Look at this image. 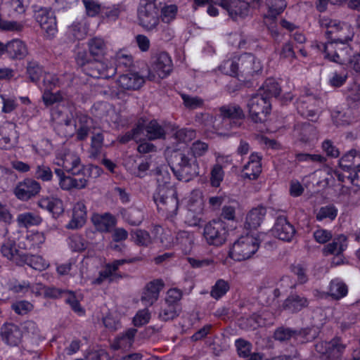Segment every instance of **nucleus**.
Segmentation results:
<instances>
[{"label": "nucleus", "instance_id": "f257e3e1", "mask_svg": "<svg viewBox=\"0 0 360 360\" xmlns=\"http://www.w3.org/2000/svg\"><path fill=\"white\" fill-rule=\"evenodd\" d=\"M169 174H157V188H155L153 199L159 211L166 213L169 217L177 214L179 200L177 192L171 185Z\"/></svg>", "mask_w": 360, "mask_h": 360}, {"label": "nucleus", "instance_id": "f03ea898", "mask_svg": "<svg viewBox=\"0 0 360 360\" xmlns=\"http://www.w3.org/2000/svg\"><path fill=\"white\" fill-rule=\"evenodd\" d=\"M219 70L228 75L244 77L253 76L261 72L262 67L254 55L245 53L231 60L224 61L219 67Z\"/></svg>", "mask_w": 360, "mask_h": 360}, {"label": "nucleus", "instance_id": "7ed1b4c3", "mask_svg": "<svg viewBox=\"0 0 360 360\" xmlns=\"http://www.w3.org/2000/svg\"><path fill=\"white\" fill-rule=\"evenodd\" d=\"M169 164L173 174L179 181L188 182L199 175L198 161L189 153H175Z\"/></svg>", "mask_w": 360, "mask_h": 360}, {"label": "nucleus", "instance_id": "20e7f679", "mask_svg": "<svg viewBox=\"0 0 360 360\" xmlns=\"http://www.w3.org/2000/svg\"><path fill=\"white\" fill-rule=\"evenodd\" d=\"M316 46L323 58L331 62L340 65L351 62L354 51L348 43L319 42Z\"/></svg>", "mask_w": 360, "mask_h": 360}, {"label": "nucleus", "instance_id": "39448f33", "mask_svg": "<svg viewBox=\"0 0 360 360\" xmlns=\"http://www.w3.org/2000/svg\"><path fill=\"white\" fill-rule=\"evenodd\" d=\"M260 240L257 237L247 234L240 236L232 245L229 256L236 261H243L250 258L257 251Z\"/></svg>", "mask_w": 360, "mask_h": 360}, {"label": "nucleus", "instance_id": "423d86ee", "mask_svg": "<svg viewBox=\"0 0 360 360\" xmlns=\"http://www.w3.org/2000/svg\"><path fill=\"white\" fill-rule=\"evenodd\" d=\"M157 1L140 0L138 19L139 25L146 30H153L159 23L160 6Z\"/></svg>", "mask_w": 360, "mask_h": 360}, {"label": "nucleus", "instance_id": "0eeeda50", "mask_svg": "<svg viewBox=\"0 0 360 360\" xmlns=\"http://www.w3.org/2000/svg\"><path fill=\"white\" fill-rule=\"evenodd\" d=\"M219 116L222 120V127L226 130H234L243 124L245 114L243 109L237 104L229 103L218 108Z\"/></svg>", "mask_w": 360, "mask_h": 360}, {"label": "nucleus", "instance_id": "6e6552de", "mask_svg": "<svg viewBox=\"0 0 360 360\" xmlns=\"http://www.w3.org/2000/svg\"><path fill=\"white\" fill-rule=\"evenodd\" d=\"M339 166L342 172H337L335 174L340 181L345 182L346 178H351L352 172H360V150L351 149L347 152L339 160ZM358 174L355 173L357 178Z\"/></svg>", "mask_w": 360, "mask_h": 360}, {"label": "nucleus", "instance_id": "1a4fd4ad", "mask_svg": "<svg viewBox=\"0 0 360 360\" xmlns=\"http://www.w3.org/2000/svg\"><path fill=\"white\" fill-rule=\"evenodd\" d=\"M247 107L251 120L257 123L263 122L271 110V102L258 92L249 99Z\"/></svg>", "mask_w": 360, "mask_h": 360}, {"label": "nucleus", "instance_id": "9d476101", "mask_svg": "<svg viewBox=\"0 0 360 360\" xmlns=\"http://www.w3.org/2000/svg\"><path fill=\"white\" fill-rule=\"evenodd\" d=\"M227 234L226 224L221 219H214L204 227L203 236L210 245H223L226 240Z\"/></svg>", "mask_w": 360, "mask_h": 360}, {"label": "nucleus", "instance_id": "9b49d317", "mask_svg": "<svg viewBox=\"0 0 360 360\" xmlns=\"http://www.w3.org/2000/svg\"><path fill=\"white\" fill-rule=\"evenodd\" d=\"M139 260V257H134L129 259H116L111 263H108L105 264V269L99 272L98 276L94 279L91 283L94 285H101L107 279L109 282L120 280L126 276L118 272L120 266L127 263H134Z\"/></svg>", "mask_w": 360, "mask_h": 360}, {"label": "nucleus", "instance_id": "f8f14e48", "mask_svg": "<svg viewBox=\"0 0 360 360\" xmlns=\"http://www.w3.org/2000/svg\"><path fill=\"white\" fill-rule=\"evenodd\" d=\"M77 111L75 105L68 100L51 108V120L58 124V127H70L72 124V119Z\"/></svg>", "mask_w": 360, "mask_h": 360}, {"label": "nucleus", "instance_id": "ddd939ff", "mask_svg": "<svg viewBox=\"0 0 360 360\" xmlns=\"http://www.w3.org/2000/svg\"><path fill=\"white\" fill-rule=\"evenodd\" d=\"M34 18L46 37L53 38L57 33V22L54 12L49 8H40L34 11Z\"/></svg>", "mask_w": 360, "mask_h": 360}, {"label": "nucleus", "instance_id": "4468645a", "mask_svg": "<svg viewBox=\"0 0 360 360\" xmlns=\"http://www.w3.org/2000/svg\"><path fill=\"white\" fill-rule=\"evenodd\" d=\"M90 120L87 115L77 110L72 119L73 129L69 132L61 133L60 135L64 137H72L76 134L77 140H86L90 131Z\"/></svg>", "mask_w": 360, "mask_h": 360}, {"label": "nucleus", "instance_id": "2eb2a0df", "mask_svg": "<svg viewBox=\"0 0 360 360\" xmlns=\"http://www.w3.org/2000/svg\"><path fill=\"white\" fill-rule=\"evenodd\" d=\"M83 72L94 78L109 79L116 74V68L111 64L94 59L86 65Z\"/></svg>", "mask_w": 360, "mask_h": 360}, {"label": "nucleus", "instance_id": "dca6fc26", "mask_svg": "<svg viewBox=\"0 0 360 360\" xmlns=\"http://www.w3.org/2000/svg\"><path fill=\"white\" fill-rule=\"evenodd\" d=\"M346 345L338 338L332 339L330 342H319L316 345V350L326 356L328 360H341Z\"/></svg>", "mask_w": 360, "mask_h": 360}, {"label": "nucleus", "instance_id": "f3484780", "mask_svg": "<svg viewBox=\"0 0 360 360\" xmlns=\"http://www.w3.org/2000/svg\"><path fill=\"white\" fill-rule=\"evenodd\" d=\"M318 100L313 95L301 96L297 101V110L302 117L314 121L317 115L316 103Z\"/></svg>", "mask_w": 360, "mask_h": 360}, {"label": "nucleus", "instance_id": "a211bd4d", "mask_svg": "<svg viewBox=\"0 0 360 360\" xmlns=\"http://www.w3.org/2000/svg\"><path fill=\"white\" fill-rule=\"evenodd\" d=\"M272 231L276 237L285 241H290L295 233L294 226L283 215L276 218Z\"/></svg>", "mask_w": 360, "mask_h": 360}, {"label": "nucleus", "instance_id": "6ab92c4d", "mask_svg": "<svg viewBox=\"0 0 360 360\" xmlns=\"http://www.w3.org/2000/svg\"><path fill=\"white\" fill-rule=\"evenodd\" d=\"M165 285L164 281L160 279H155L146 284L141 295V300L146 306H151L159 297L160 292Z\"/></svg>", "mask_w": 360, "mask_h": 360}, {"label": "nucleus", "instance_id": "aec40b11", "mask_svg": "<svg viewBox=\"0 0 360 360\" xmlns=\"http://www.w3.org/2000/svg\"><path fill=\"white\" fill-rule=\"evenodd\" d=\"M41 190L40 184L34 179H26L15 189L16 197L22 200H27L35 196Z\"/></svg>", "mask_w": 360, "mask_h": 360}, {"label": "nucleus", "instance_id": "412c9836", "mask_svg": "<svg viewBox=\"0 0 360 360\" xmlns=\"http://www.w3.org/2000/svg\"><path fill=\"white\" fill-rule=\"evenodd\" d=\"M152 67L159 77L165 78L172 71L171 58L165 52L156 53L152 58Z\"/></svg>", "mask_w": 360, "mask_h": 360}, {"label": "nucleus", "instance_id": "4be33fe9", "mask_svg": "<svg viewBox=\"0 0 360 360\" xmlns=\"http://www.w3.org/2000/svg\"><path fill=\"white\" fill-rule=\"evenodd\" d=\"M4 54L12 60H22L28 54L26 44L20 39H13L6 44H4Z\"/></svg>", "mask_w": 360, "mask_h": 360}, {"label": "nucleus", "instance_id": "5701e85b", "mask_svg": "<svg viewBox=\"0 0 360 360\" xmlns=\"http://www.w3.org/2000/svg\"><path fill=\"white\" fill-rule=\"evenodd\" d=\"M91 221L96 230L101 233L110 232L117 224L116 217L109 212L95 214L92 216Z\"/></svg>", "mask_w": 360, "mask_h": 360}, {"label": "nucleus", "instance_id": "b1692460", "mask_svg": "<svg viewBox=\"0 0 360 360\" xmlns=\"http://www.w3.org/2000/svg\"><path fill=\"white\" fill-rule=\"evenodd\" d=\"M144 82V77L137 72L122 75L117 79L118 85L126 90H137L143 86Z\"/></svg>", "mask_w": 360, "mask_h": 360}, {"label": "nucleus", "instance_id": "393cba45", "mask_svg": "<svg viewBox=\"0 0 360 360\" xmlns=\"http://www.w3.org/2000/svg\"><path fill=\"white\" fill-rule=\"evenodd\" d=\"M86 207L83 202H77L72 209V217L66 225L68 229H77L81 228L86 220Z\"/></svg>", "mask_w": 360, "mask_h": 360}, {"label": "nucleus", "instance_id": "a878e982", "mask_svg": "<svg viewBox=\"0 0 360 360\" xmlns=\"http://www.w3.org/2000/svg\"><path fill=\"white\" fill-rule=\"evenodd\" d=\"M15 263L18 266L27 264L38 271L44 270L49 266L47 262L41 256L27 254L19 255L15 259Z\"/></svg>", "mask_w": 360, "mask_h": 360}, {"label": "nucleus", "instance_id": "bb28decb", "mask_svg": "<svg viewBox=\"0 0 360 360\" xmlns=\"http://www.w3.org/2000/svg\"><path fill=\"white\" fill-rule=\"evenodd\" d=\"M225 10L232 19L236 20L238 18H243L248 15L250 5L244 0H231Z\"/></svg>", "mask_w": 360, "mask_h": 360}, {"label": "nucleus", "instance_id": "cd10ccee", "mask_svg": "<svg viewBox=\"0 0 360 360\" xmlns=\"http://www.w3.org/2000/svg\"><path fill=\"white\" fill-rule=\"evenodd\" d=\"M1 334L6 343L12 346L18 345L22 338L20 328L13 323L4 324L1 328Z\"/></svg>", "mask_w": 360, "mask_h": 360}, {"label": "nucleus", "instance_id": "c85d7f7f", "mask_svg": "<svg viewBox=\"0 0 360 360\" xmlns=\"http://www.w3.org/2000/svg\"><path fill=\"white\" fill-rule=\"evenodd\" d=\"M261 172V156L257 153H252L249 161L243 166V176L250 179H256Z\"/></svg>", "mask_w": 360, "mask_h": 360}, {"label": "nucleus", "instance_id": "c756f323", "mask_svg": "<svg viewBox=\"0 0 360 360\" xmlns=\"http://www.w3.org/2000/svg\"><path fill=\"white\" fill-rule=\"evenodd\" d=\"M137 330L131 328L118 335L114 340L112 347L115 349H128L134 342V338Z\"/></svg>", "mask_w": 360, "mask_h": 360}, {"label": "nucleus", "instance_id": "7c9ffc66", "mask_svg": "<svg viewBox=\"0 0 360 360\" xmlns=\"http://www.w3.org/2000/svg\"><path fill=\"white\" fill-rule=\"evenodd\" d=\"M38 205L50 212L54 218L58 217L64 212L63 201L57 198H43L38 201Z\"/></svg>", "mask_w": 360, "mask_h": 360}, {"label": "nucleus", "instance_id": "2f4dec72", "mask_svg": "<svg viewBox=\"0 0 360 360\" xmlns=\"http://www.w3.org/2000/svg\"><path fill=\"white\" fill-rule=\"evenodd\" d=\"M61 160L62 163L58 165L72 175H79L82 171L84 170L81 165L80 158L75 154H65Z\"/></svg>", "mask_w": 360, "mask_h": 360}, {"label": "nucleus", "instance_id": "473e14b6", "mask_svg": "<svg viewBox=\"0 0 360 360\" xmlns=\"http://www.w3.org/2000/svg\"><path fill=\"white\" fill-rule=\"evenodd\" d=\"M0 148L8 150L13 148L15 143V141L13 139L18 138L15 126L11 124L3 127L0 130Z\"/></svg>", "mask_w": 360, "mask_h": 360}, {"label": "nucleus", "instance_id": "72a5a7b5", "mask_svg": "<svg viewBox=\"0 0 360 360\" xmlns=\"http://www.w3.org/2000/svg\"><path fill=\"white\" fill-rule=\"evenodd\" d=\"M266 214V209L262 205L252 208L247 214L245 226L249 229H257L262 223Z\"/></svg>", "mask_w": 360, "mask_h": 360}, {"label": "nucleus", "instance_id": "f704fd0d", "mask_svg": "<svg viewBox=\"0 0 360 360\" xmlns=\"http://www.w3.org/2000/svg\"><path fill=\"white\" fill-rule=\"evenodd\" d=\"M281 89L278 83L272 78H268L265 80L262 86L258 89L257 92L265 98L271 102V98H277L280 95Z\"/></svg>", "mask_w": 360, "mask_h": 360}, {"label": "nucleus", "instance_id": "c9c22d12", "mask_svg": "<svg viewBox=\"0 0 360 360\" xmlns=\"http://www.w3.org/2000/svg\"><path fill=\"white\" fill-rule=\"evenodd\" d=\"M309 304L308 300L297 294H292L288 297L283 304V309L291 313L300 311Z\"/></svg>", "mask_w": 360, "mask_h": 360}, {"label": "nucleus", "instance_id": "e433bc0d", "mask_svg": "<svg viewBox=\"0 0 360 360\" xmlns=\"http://www.w3.org/2000/svg\"><path fill=\"white\" fill-rule=\"evenodd\" d=\"M347 246V237L340 234L335 237L331 243L324 246L323 252L325 255H339L346 249Z\"/></svg>", "mask_w": 360, "mask_h": 360}, {"label": "nucleus", "instance_id": "4c0bfd02", "mask_svg": "<svg viewBox=\"0 0 360 360\" xmlns=\"http://www.w3.org/2000/svg\"><path fill=\"white\" fill-rule=\"evenodd\" d=\"M295 131L300 139L303 143H308L313 141L316 136L315 127L309 122L298 123L295 127Z\"/></svg>", "mask_w": 360, "mask_h": 360}, {"label": "nucleus", "instance_id": "58836bf2", "mask_svg": "<svg viewBox=\"0 0 360 360\" xmlns=\"http://www.w3.org/2000/svg\"><path fill=\"white\" fill-rule=\"evenodd\" d=\"M347 285L340 278L333 279L329 284L328 295L335 300H340L347 295Z\"/></svg>", "mask_w": 360, "mask_h": 360}, {"label": "nucleus", "instance_id": "ea45409f", "mask_svg": "<svg viewBox=\"0 0 360 360\" xmlns=\"http://www.w3.org/2000/svg\"><path fill=\"white\" fill-rule=\"evenodd\" d=\"M120 214L124 220L131 226H139L143 220V212L138 208L122 209Z\"/></svg>", "mask_w": 360, "mask_h": 360}, {"label": "nucleus", "instance_id": "a19ab883", "mask_svg": "<svg viewBox=\"0 0 360 360\" xmlns=\"http://www.w3.org/2000/svg\"><path fill=\"white\" fill-rule=\"evenodd\" d=\"M16 221L20 227L28 228L39 225L42 221V218L36 213L27 212L19 214Z\"/></svg>", "mask_w": 360, "mask_h": 360}, {"label": "nucleus", "instance_id": "79ce46f5", "mask_svg": "<svg viewBox=\"0 0 360 360\" xmlns=\"http://www.w3.org/2000/svg\"><path fill=\"white\" fill-rule=\"evenodd\" d=\"M88 47L90 54L94 57L103 56L107 50V46L104 39L98 37L89 39Z\"/></svg>", "mask_w": 360, "mask_h": 360}, {"label": "nucleus", "instance_id": "37998d69", "mask_svg": "<svg viewBox=\"0 0 360 360\" xmlns=\"http://www.w3.org/2000/svg\"><path fill=\"white\" fill-rule=\"evenodd\" d=\"M180 311V305H173L165 302L159 312L158 318L162 321H169L177 317Z\"/></svg>", "mask_w": 360, "mask_h": 360}, {"label": "nucleus", "instance_id": "c03bdc74", "mask_svg": "<svg viewBox=\"0 0 360 360\" xmlns=\"http://www.w3.org/2000/svg\"><path fill=\"white\" fill-rule=\"evenodd\" d=\"M145 132L149 140L162 139L165 135V129L156 120H152L145 126Z\"/></svg>", "mask_w": 360, "mask_h": 360}, {"label": "nucleus", "instance_id": "a18cd8bd", "mask_svg": "<svg viewBox=\"0 0 360 360\" xmlns=\"http://www.w3.org/2000/svg\"><path fill=\"white\" fill-rule=\"evenodd\" d=\"M1 252L2 255L9 260H13L21 255L16 248V243L14 240L8 238L1 245Z\"/></svg>", "mask_w": 360, "mask_h": 360}, {"label": "nucleus", "instance_id": "49530a36", "mask_svg": "<svg viewBox=\"0 0 360 360\" xmlns=\"http://www.w3.org/2000/svg\"><path fill=\"white\" fill-rule=\"evenodd\" d=\"M42 100L46 107L51 108L68 101L60 91L53 93L48 90H44Z\"/></svg>", "mask_w": 360, "mask_h": 360}, {"label": "nucleus", "instance_id": "de8ad7c7", "mask_svg": "<svg viewBox=\"0 0 360 360\" xmlns=\"http://www.w3.org/2000/svg\"><path fill=\"white\" fill-rule=\"evenodd\" d=\"M320 24L322 27H326V36L327 41H332V37L337 35L340 32V30L342 28V24L334 20L323 18L320 20Z\"/></svg>", "mask_w": 360, "mask_h": 360}, {"label": "nucleus", "instance_id": "09e8293b", "mask_svg": "<svg viewBox=\"0 0 360 360\" xmlns=\"http://www.w3.org/2000/svg\"><path fill=\"white\" fill-rule=\"evenodd\" d=\"M124 7L122 4H114L111 6H103L101 17L108 21H115Z\"/></svg>", "mask_w": 360, "mask_h": 360}, {"label": "nucleus", "instance_id": "8fccbe9b", "mask_svg": "<svg viewBox=\"0 0 360 360\" xmlns=\"http://www.w3.org/2000/svg\"><path fill=\"white\" fill-rule=\"evenodd\" d=\"M337 35L332 37V41H326V42L334 43H348L352 41L354 37V32L351 27L347 24H342V30Z\"/></svg>", "mask_w": 360, "mask_h": 360}, {"label": "nucleus", "instance_id": "3c124183", "mask_svg": "<svg viewBox=\"0 0 360 360\" xmlns=\"http://www.w3.org/2000/svg\"><path fill=\"white\" fill-rule=\"evenodd\" d=\"M338 215V210L333 205L323 206L316 213V218L318 221L326 219L333 220Z\"/></svg>", "mask_w": 360, "mask_h": 360}, {"label": "nucleus", "instance_id": "603ef678", "mask_svg": "<svg viewBox=\"0 0 360 360\" xmlns=\"http://www.w3.org/2000/svg\"><path fill=\"white\" fill-rule=\"evenodd\" d=\"M229 284L223 279H219L212 286L210 295L215 300H219L223 297L229 290Z\"/></svg>", "mask_w": 360, "mask_h": 360}, {"label": "nucleus", "instance_id": "864d4df0", "mask_svg": "<svg viewBox=\"0 0 360 360\" xmlns=\"http://www.w3.org/2000/svg\"><path fill=\"white\" fill-rule=\"evenodd\" d=\"M176 240L184 251H188L193 243V236L188 231H180L176 234Z\"/></svg>", "mask_w": 360, "mask_h": 360}, {"label": "nucleus", "instance_id": "5fc2aeb1", "mask_svg": "<svg viewBox=\"0 0 360 360\" xmlns=\"http://www.w3.org/2000/svg\"><path fill=\"white\" fill-rule=\"evenodd\" d=\"M43 69L37 61H29L27 65V73L32 82H37L43 74Z\"/></svg>", "mask_w": 360, "mask_h": 360}, {"label": "nucleus", "instance_id": "6e6d98bb", "mask_svg": "<svg viewBox=\"0 0 360 360\" xmlns=\"http://www.w3.org/2000/svg\"><path fill=\"white\" fill-rule=\"evenodd\" d=\"M184 106L188 110H195L204 105V100L199 96H193L186 94H181Z\"/></svg>", "mask_w": 360, "mask_h": 360}, {"label": "nucleus", "instance_id": "4d7b16f0", "mask_svg": "<svg viewBox=\"0 0 360 360\" xmlns=\"http://www.w3.org/2000/svg\"><path fill=\"white\" fill-rule=\"evenodd\" d=\"M224 177L223 167L219 164L213 165L210 172V184L212 187L218 188Z\"/></svg>", "mask_w": 360, "mask_h": 360}, {"label": "nucleus", "instance_id": "13d9d810", "mask_svg": "<svg viewBox=\"0 0 360 360\" xmlns=\"http://www.w3.org/2000/svg\"><path fill=\"white\" fill-rule=\"evenodd\" d=\"M33 176L43 181H49L53 178V173L48 165L40 164L35 167Z\"/></svg>", "mask_w": 360, "mask_h": 360}, {"label": "nucleus", "instance_id": "bf43d9fd", "mask_svg": "<svg viewBox=\"0 0 360 360\" xmlns=\"http://www.w3.org/2000/svg\"><path fill=\"white\" fill-rule=\"evenodd\" d=\"M286 5L285 0H269V15L274 18L276 17L284 11Z\"/></svg>", "mask_w": 360, "mask_h": 360}, {"label": "nucleus", "instance_id": "052dcab7", "mask_svg": "<svg viewBox=\"0 0 360 360\" xmlns=\"http://www.w3.org/2000/svg\"><path fill=\"white\" fill-rule=\"evenodd\" d=\"M235 345L238 355L240 357H248L251 354L252 344L243 339L239 338L236 340Z\"/></svg>", "mask_w": 360, "mask_h": 360}, {"label": "nucleus", "instance_id": "680f3d73", "mask_svg": "<svg viewBox=\"0 0 360 360\" xmlns=\"http://www.w3.org/2000/svg\"><path fill=\"white\" fill-rule=\"evenodd\" d=\"M84 5L86 14L90 17H94L98 13H102L103 6L96 2L94 0H82Z\"/></svg>", "mask_w": 360, "mask_h": 360}, {"label": "nucleus", "instance_id": "e2e57ef3", "mask_svg": "<svg viewBox=\"0 0 360 360\" xmlns=\"http://www.w3.org/2000/svg\"><path fill=\"white\" fill-rule=\"evenodd\" d=\"M68 245L75 252H81L86 249L84 238L79 235H72L68 238Z\"/></svg>", "mask_w": 360, "mask_h": 360}, {"label": "nucleus", "instance_id": "0e129e2a", "mask_svg": "<svg viewBox=\"0 0 360 360\" xmlns=\"http://www.w3.org/2000/svg\"><path fill=\"white\" fill-rule=\"evenodd\" d=\"M333 123L337 126L349 124L351 122L350 115L347 112L335 110L331 114Z\"/></svg>", "mask_w": 360, "mask_h": 360}, {"label": "nucleus", "instance_id": "69168bd1", "mask_svg": "<svg viewBox=\"0 0 360 360\" xmlns=\"http://www.w3.org/2000/svg\"><path fill=\"white\" fill-rule=\"evenodd\" d=\"M174 136L179 142L187 143L195 139V131L191 129L183 128L177 130Z\"/></svg>", "mask_w": 360, "mask_h": 360}, {"label": "nucleus", "instance_id": "338daca9", "mask_svg": "<svg viewBox=\"0 0 360 360\" xmlns=\"http://www.w3.org/2000/svg\"><path fill=\"white\" fill-rule=\"evenodd\" d=\"M150 319V313L148 309H143L137 311L133 319V323L136 327L142 326L148 323Z\"/></svg>", "mask_w": 360, "mask_h": 360}, {"label": "nucleus", "instance_id": "774afa93", "mask_svg": "<svg viewBox=\"0 0 360 360\" xmlns=\"http://www.w3.org/2000/svg\"><path fill=\"white\" fill-rule=\"evenodd\" d=\"M136 244L142 246H148L151 243V238L148 232L144 230H137L134 233Z\"/></svg>", "mask_w": 360, "mask_h": 360}]
</instances>
